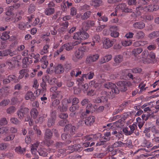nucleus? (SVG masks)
<instances>
[{"label": "nucleus", "instance_id": "obj_1", "mask_svg": "<svg viewBox=\"0 0 159 159\" xmlns=\"http://www.w3.org/2000/svg\"><path fill=\"white\" fill-rule=\"evenodd\" d=\"M21 58V56L19 55L7 59L5 62L6 66L8 67L9 69H13L15 67L16 63L19 62L18 60H20Z\"/></svg>", "mask_w": 159, "mask_h": 159}, {"label": "nucleus", "instance_id": "obj_2", "mask_svg": "<svg viewBox=\"0 0 159 159\" xmlns=\"http://www.w3.org/2000/svg\"><path fill=\"white\" fill-rule=\"evenodd\" d=\"M89 37V34L82 29L80 30L79 32L75 33L73 38L75 39L84 40L87 39Z\"/></svg>", "mask_w": 159, "mask_h": 159}, {"label": "nucleus", "instance_id": "obj_3", "mask_svg": "<svg viewBox=\"0 0 159 159\" xmlns=\"http://www.w3.org/2000/svg\"><path fill=\"white\" fill-rule=\"evenodd\" d=\"M120 91L124 92L127 90V87L132 85L131 83L128 81H119L116 83Z\"/></svg>", "mask_w": 159, "mask_h": 159}, {"label": "nucleus", "instance_id": "obj_4", "mask_svg": "<svg viewBox=\"0 0 159 159\" xmlns=\"http://www.w3.org/2000/svg\"><path fill=\"white\" fill-rule=\"evenodd\" d=\"M29 112V109L27 107H22L18 110L16 112L18 118L20 120L23 119L27 114Z\"/></svg>", "mask_w": 159, "mask_h": 159}, {"label": "nucleus", "instance_id": "obj_5", "mask_svg": "<svg viewBox=\"0 0 159 159\" xmlns=\"http://www.w3.org/2000/svg\"><path fill=\"white\" fill-rule=\"evenodd\" d=\"M76 128V127L71 124H68L65 125L64 130L65 132L69 133L70 135H73L75 133Z\"/></svg>", "mask_w": 159, "mask_h": 159}, {"label": "nucleus", "instance_id": "obj_6", "mask_svg": "<svg viewBox=\"0 0 159 159\" xmlns=\"http://www.w3.org/2000/svg\"><path fill=\"white\" fill-rule=\"evenodd\" d=\"M136 127V125L134 124L130 125L128 127L123 128L122 131L125 135H130L134 132Z\"/></svg>", "mask_w": 159, "mask_h": 159}, {"label": "nucleus", "instance_id": "obj_7", "mask_svg": "<svg viewBox=\"0 0 159 159\" xmlns=\"http://www.w3.org/2000/svg\"><path fill=\"white\" fill-rule=\"evenodd\" d=\"M116 39H110L109 38H106L103 43V46L105 48H108L111 47L116 42Z\"/></svg>", "mask_w": 159, "mask_h": 159}, {"label": "nucleus", "instance_id": "obj_8", "mask_svg": "<svg viewBox=\"0 0 159 159\" xmlns=\"http://www.w3.org/2000/svg\"><path fill=\"white\" fill-rule=\"evenodd\" d=\"M39 145L38 143L34 144L32 145L31 148V152L34 156V159H38L39 158V150H37V148Z\"/></svg>", "mask_w": 159, "mask_h": 159}, {"label": "nucleus", "instance_id": "obj_9", "mask_svg": "<svg viewBox=\"0 0 159 159\" xmlns=\"http://www.w3.org/2000/svg\"><path fill=\"white\" fill-rule=\"evenodd\" d=\"M95 117L93 116H90L88 117L85 120L81 121L84 123L85 125L88 126H90L93 125L95 121Z\"/></svg>", "mask_w": 159, "mask_h": 159}, {"label": "nucleus", "instance_id": "obj_10", "mask_svg": "<svg viewBox=\"0 0 159 159\" xmlns=\"http://www.w3.org/2000/svg\"><path fill=\"white\" fill-rule=\"evenodd\" d=\"M99 58V55L97 54L93 55H90L87 57L86 62L87 64H89L91 62L96 61Z\"/></svg>", "mask_w": 159, "mask_h": 159}, {"label": "nucleus", "instance_id": "obj_11", "mask_svg": "<svg viewBox=\"0 0 159 159\" xmlns=\"http://www.w3.org/2000/svg\"><path fill=\"white\" fill-rule=\"evenodd\" d=\"M2 57H6L9 55L11 57H12L16 54V51H12L9 49H5L2 50Z\"/></svg>", "mask_w": 159, "mask_h": 159}, {"label": "nucleus", "instance_id": "obj_12", "mask_svg": "<svg viewBox=\"0 0 159 159\" xmlns=\"http://www.w3.org/2000/svg\"><path fill=\"white\" fill-rule=\"evenodd\" d=\"M117 8L120 9L126 13H130L132 11V9L127 8L125 3H122L119 4L117 6Z\"/></svg>", "mask_w": 159, "mask_h": 159}, {"label": "nucleus", "instance_id": "obj_13", "mask_svg": "<svg viewBox=\"0 0 159 159\" xmlns=\"http://www.w3.org/2000/svg\"><path fill=\"white\" fill-rule=\"evenodd\" d=\"M84 55L83 52L79 51L78 50L76 51L75 53V56L73 57V60L75 61H77L82 58Z\"/></svg>", "mask_w": 159, "mask_h": 159}, {"label": "nucleus", "instance_id": "obj_14", "mask_svg": "<svg viewBox=\"0 0 159 159\" xmlns=\"http://www.w3.org/2000/svg\"><path fill=\"white\" fill-rule=\"evenodd\" d=\"M36 98L35 96H34L33 92L31 91H28L26 94L25 96V99L26 100L30 99L31 101H34Z\"/></svg>", "mask_w": 159, "mask_h": 159}, {"label": "nucleus", "instance_id": "obj_15", "mask_svg": "<svg viewBox=\"0 0 159 159\" xmlns=\"http://www.w3.org/2000/svg\"><path fill=\"white\" fill-rule=\"evenodd\" d=\"M145 11H153L157 10L159 9V6L157 4L155 5H149L148 7H145Z\"/></svg>", "mask_w": 159, "mask_h": 159}, {"label": "nucleus", "instance_id": "obj_16", "mask_svg": "<svg viewBox=\"0 0 159 159\" xmlns=\"http://www.w3.org/2000/svg\"><path fill=\"white\" fill-rule=\"evenodd\" d=\"M145 26V24L142 21L136 22L133 24V27L134 28L138 29H143Z\"/></svg>", "mask_w": 159, "mask_h": 159}, {"label": "nucleus", "instance_id": "obj_17", "mask_svg": "<svg viewBox=\"0 0 159 159\" xmlns=\"http://www.w3.org/2000/svg\"><path fill=\"white\" fill-rule=\"evenodd\" d=\"M47 57L46 56H44L40 60L41 62L42 63L41 65V67L43 69L46 68L48 64V62L47 60Z\"/></svg>", "mask_w": 159, "mask_h": 159}, {"label": "nucleus", "instance_id": "obj_18", "mask_svg": "<svg viewBox=\"0 0 159 159\" xmlns=\"http://www.w3.org/2000/svg\"><path fill=\"white\" fill-rule=\"evenodd\" d=\"M93 43L91 44L92 46L95 45V42L99 43L101 41V37L99 34H95L93 37Z\"/></svg>", "mask_w": 159, "mask_h": 159}, {"label": "nucleus", "instance_id": "obj_19", "mask_svg": "<svg viewBox=\"0 0 159 159\" xmlns=\"http://www.w3.org/2000/svg\"><path fill=\"white\" fill-rule=\"evenodd\" d=\"M131 72H132V71H130V69L126 70V71H125V75L122 77V79H126V78L128 79L129 78V79H131L132 80L133 79V76L131 73Z\"/></svg>", "mask_w": 159, "mask_h": 159}, {"label": "nucleus", "instance_id": "obj_20", "mask_svg": "<svg viewBox=\"0 0 159 159\" xmlns=\"http://www.w3.org/2000/svg\"><path fill=\"white\" fill-rule=\"evenodd\" d=\"M142 146L149 148L152 146V144L149 141L147 140L144 138L143 140Z\"/></svg>", "mask_w": 159, "mask_h": 159}, {"label": "nucleus", "instance_id": "obj_21", "mask_svg": "<svg viewBox=\"0 0 159 159\" xmlns=\"http://www.w3.org/2000/svg\"><path fill=\"white\" fill-rule=\"evenodd\" d=\"M64 69L62 66L61 65H59L55 68V72L57 74H61L64 72Z\"/></svg>", "mask_w": 159, "mask_h": 159}, {"label": "nucleus", "instance_id": "obj_22", "mask_svg": "<svg viewBox=\"0 0 159 159\" xmlns=\"http://www.w3.org/2000/svg\"><path fill=\"white\" fill-rule=\"evenodd\" d=\"M145 34L141 31L137 32L134 35V38L138 39H142L144 36Z\"/></svg>", "mask_w": 159, "mask_h": 159}, {"label": "nucleus", "instance_id": "obj_23", "mask_svg": "<svg viewBox=\"0 0 159 159\" xmlns=\"http://www.w3.org/2000/svg\"><path fill=\"white\" fill-rule=\"evenodd\" d=\"M55 11L54 8L53 7H47L44 11L45 14L48 16H50L53 14Z\"/></svg>", "mask_w": 159, "mask_h": 159}, {"label": "nucleus", "instance_id": "obj_24", "mask_svg": "<svg viewBox=\"0 0 159 159\" xmlns=\"http://www.w3.org/2000/svg\"><path fill=\"white\" fill-rule=\"evenodd\" d=\"M111 91L112 93V98L114 97L115 94H118L120 91L119 88H117L115 84H114V86H113L111 89Z\"/></svg>", "mask_w": 159, "mask_h": 159}, {"label": "nucleus", "instance_id": "obj_25", "mask_svg": "<svg viewBox=\"0 0 159 159\" xmlns=\"http://www.w3.org/2000/svg\"><path fill=\"white\" fill-rule=\"evenodd\" d=\"M52 135V133L49 129H46L45 130L44 138L45 139H51Z\"/></svg>", "mask_w": 159, "mask_h": 159}, {"label": "nucleus", "instance_id": "obj_26", "mask_svg": "<svg viewBox=\"0 0 159 159\" xmlns=\"http://www.w3.org/2000/svg\"><path fill=\"white\" fill-rule=\"evenodd\" d=\"M143 51V49L141 48H138L134 49L132 51V54L136 57Z\"/></svg>", "mask_w": 159, "mask_h": 159}, {"label": "nucleus", "instance_id": "obj_27", "mask_svg": "<svg viewBox=\"0 0 159 159\" xmlns=\"http://www.w3.org/2000/svg\"><path fill=\"white\" fill-rule=\"evenodd\" d=\"M159 36V31H155L151 33L148 35L149 37L153 39Z\"/></svg>", "mask_w": 159, "mask_h": 159}, {"label": "nucleus", "instance_id": "obj_28", "mask_svg": "<svg viewBox=\"0 0 159 159\" xmlns=\"http://www.w3.org/2000/svg\"><path fill=\"white\" fill-rule=\"evenodd\" d=\"M91 12L88 11L84 12L83 15L80 16V18L82 20H85L89 18L91 15Z\"/></svg>", "mask_w": 159, "mask_h": 159}, {"label": "nucleus", "instance_id": "obj_29", "mask_svg": "<svg viewBox=\"0 0 159 159\" xmlns=\"http://www.w3.org/2000/svg\"><path fill=\"white\" fill-rule=\"evenodd\" d=\"M123 56L120 55H116L114 58L115 62L118 64L122 61L123 60Z\"/></svg>", "mask_w": 159, "mask_h": 159}, {"label": "nucleus", "instance_id": "obj_30", "mask_svg": "<svg viewBox=\"0 0 159 159\" xmlns=\"http://www.w3.org/2000/svg\"><path fill=\"white\" fill-rule=\"evenodd\" d=\"M18 28L21 30H24L25 29L26 24L23 21H20L16 24Z\"/></svg>", "mask_w": 159, "mask_h": 159}, {"label": "nucleus", "instance_id": "obj_31", "mask_svg": "<svg viewBox=\"0 0 159 159\" xmlns=\"http://www.w3.org/2000/svg\"><path fill=\"white\" fill-rule=\"evenodd\" d=\"M10 33V31H6L2 33V35L1 36V39L5 40L9 39L10 38V36L9 34Z\"/></svg>", "mask_w": 159, "mask_h": 159}, {"label": "nucleus", "instance_id": "obj_32", "mask_svg": "<svg viewBox=\"0 0 159 159\" xmlns=\"http://www.w3.org/2000/svg\"><path fill=\"white\" fill-rule=\"evenodd\" d=\"M92 4L95 7H98L102 4L101 0H92Z\"/></svg>", "mask_w": 159, "mask_h": 159}, {"label": "nucleus", "instance_id": "obj_33", "mask_svg": "<svg viewBox=\"0 0 159 159\" xmlns=\"http://www.w3.org/2000/svg\"><path fill=\"white\" fill-rule=\"evenodd\" d=\"M94 75V74L92 72H90L87 74H83V77H84L86 79H92Z\"/></svg>", "mask_w": 159, "mask_h": 159}, {"label": "nucleus", "instance_id": "obj_34", "mask_svg": "<svg viewBox=\"0 0 159 159\" xmlns=\"http://www.w3.org/2000/svg\"><path fill=\"white\" fill-rule=\"evenodd\" d=\"M15 151L18 153L22 154L25 152V148H22L21 146H19L16 148Z\"/></svg>", "mask_w": 159, "mask_h": 159}, {"label": "nucleus", "instance_id": "obj_35", "mask_svg": "<svg viewBox=\"0 0 159 159\" xmlns=\"http://www.w3.org/2000/svg\"><path fill=\"white\" fill-rule=\"evenodd\" d=\"M80 106L77 104H72V106L70 107L69 110L70 111L73 112L76 110H78Z\"/></svg>", "mask_w": 159, "mask_h": 159}, {"label": "nucleus", "instance_id": "obj_36", "mask_svg": "<svg viewBox=\"0 0 159 159\" xmlns=\"http://www.w3.org/2000/svg\"><path fill=\"white\" fill-rule=\"evenodd\" d=\"M151 131L153 134V135L154 136L155 134H159V130L155 125H153L151 127Z\"/></svg>", "mask_w": 159, "mask_h": 159}, {"label": "nucleus", "instance_id": "obj_37", "mask_svg": "<svg viewBox=\"0 0 159 159\" xmlns=\"http://www.w3.org/2000/svg\"><path fill=\"white\" fill-rule=\"evenodd\" d=\"M123 145L125 146L130 148H132L133 146L132 141L129 139H127L126 143H123Z\"/></svg>", "mask_w": 159, "mask_h": 159}, {"label": "nucleus", "instance_id": "obj_38", "mask_svg": "<svg viewBox=\"0 0 159 159\" xmlns=\"http://www.w3.org/2000/svg\"><path fill=\"white\" fill-rule=\"evenodd\" d=\"M7 78L10 82L12 80H14L15 83H16L19 81L18 79H17V77L14 75H9L8 76Z\"/></svg>", "mask_w": 159, "mask_h": 159}, {"label": "nucleus", "instance_id": "obj_39", "mask_svg": "<svg viewBox=\"0 0 159 159\" xmlns=\"http://www.w3.org/2000/svg\"><path fill=\"white\" fill-rule=\"evenodd\" d=\"M28 62V59L26 57H25L23 59L22 62L23 63L22 67L23 68H26L27 67L28 64L27 63Z\"/></svg>", "mask_w": 159, "mask_h": 159}, {"label": "nucleus", "instance_id": "obj_40", "mask_svg": "<svg viewBox=\"0 0 159 159\" xmlns=\"http://www.w3.org/2000/svg\"><path fill=\"white\" fill-rule=\"evenodd\" d=\"M11 122L16 125H19L20 124V121L18 119L15 117H13L11 119Z\"/></svg>", "mask_w": 159, "mask_h": 159}, {"label": "nucleus", "instance_id": "obj_41", "mask_svg": "<svg viewBox=\"0 0 159 159\" xmlns=\"http://www.w3.org/2000/svg\"><path fill=\"white\" fill-rule=\"evenodd\" d=\"M69 121L66 119H64L60 120L58 122V125H59L63 126L67 125L69 123Z\"/></svg>", "mask_w": 159, "mask_h": 159}, {"label": "nucleus", "instance_id": "obj_42", "mask_svg": "<svg viewBox=\"0 0 159 159\" xmlns=\"http://www.w3.org/2000/svg\"><path fill=\"white\" fill-rule=\"evenodd\" d=\"M55 120L51 118H49L48 121L47 125L48 127H50L53 125L55 124Z\"/></svg>", "mask_w": 159, "mask_h": 159}, {"label": "nucleus", "instance_id": "obj_43", "mask_svg": "<svg viewBox=\"0 0 159 159\" xmlns=\"http://www.w3.org/2000/svg\"><path fill=\"white\" fill-rule=\"evenodd\" d=\"M35 6L34 4H31L30 5L28 8V12L31 13L33 12L35 10Z\"/></svg>", "mask_w": 159, "mask_h": 159}, {"label": "nucleus", "instance_id": "obj_44", "mask_svg": "<svg viewBox=\"0 0 159 159\" xmlns=\"http://www.w3.org/2000/svg\"><path fill=\"white\" fill-rule=\"evenodd\" d=\"M38 154L42 156L45 157L47 156V153L45 149H41L39 150Z\"/></svg>", "mask_w": 159, "mask_h": 159}, {"label": "nucleus", "instance_id": "obj_45", "mask_svg": "<svg viewBox=\"0 0 159 159\" xmlns=\"http://www.w3.org/2000/svg\"><path fill=\"white\" fill-rule=\"evenodd\" d=\"M115 84L111 83L110 82H107L103 84V86L107 89H111L114 86Z\"/></svg>", "mask_w": 159, "mask_h": 159}, {"label": "nucleus", "instance_id": "obj_46", "mask_svg": "<svg viewBox=\"0 0 159 159\" xmlns=\"http://www.w3.org/2000/svg\"><path fill=\"white\" fill-rule=\"evenodd\" d=\"M31 115L34 118H36L38 115V112L36 109H33L30 111Z\"/></svg>", "mask_w": 159, "mask_h": 159}, {"label": "nucleus", "instance_id": "obj_47", "mask_svg": "<svg viewBox=\"0 0 159 159\" xmlns=\"http://www.w3.org/2000/svg\"><path fill=\"white\" fill-rule=\"evenodd\" d=\"M74 148L75 149V151L80 152L83 150V147H81L79 144H75L73 145Z\"/></svg>", "mask_w": 159, "mask_h": 159}, {"label": "nucleus", "instance_id": "obj_48", "mask_svg": "<svg viewBox=\"0 0 159 159\" xmlns=\"http://www.w3.org/2000/svg\"><path fill=\"white\" fill-rule=\"evenodd\" d=\"M16 109V108L14 107L11 106L7 108V112L8 114H12L15 112Z\"/></svg>", "mask_w": 159, "mask_h": 159}, {"label": "nucleus", "instance_id": "obj_49", "mask_svg": "<svg viewBox=\"0 0 159 159\" xmlns=\"http://www.w3.org/2000/svg\"><path fill=\"white\" fill-rule=\"evenodd\" d=\"M121 43L122 46H129L132 44V41L130 40H127L123 41Z\"/></svg>", "mask_w": 159, "mask_h": 159}, {"label": "nucleus", "instance_id": "obj_50", "mask_svg": "<svg viewBox=\"0 0 159 159\" xmlns=\"http://www.w3.org/2000/svg\"><path fill=\"white\" fill-rule=\"evenodd\" d=\"M89 102H90L89 99L88 98H85L83 99L82 100L81 103L82 106H85Z\"/></svg>", "mask_w": 159, "mask_h": 159}, {"label": "nucleus", "instance_id": "obj_51", "mask_svg": "<svg viewBox=\"0 0 159 159\" xmlns=\"http://www.w3.org/2000/svg\"><path fill=\"white\" fill-rule=\"evenodd\" d=\"M130 71L133 73H141L142 71V69L139 67H136L132 69H130Z\"/></svg>", "mask_w": 159, "mask_h": 159}, {"label": "nucleus", "instance_id": "obj_52", "mask_svg": "<svg viewBox=\"0 0 159 159\" xmlns=\"http://www.w3.org/2000/svg\"><path fill=\"white\" fill-rule=\"evenodd\" d=\"M144 41H136L133 43V45L135 47H139L143 45L144 44Z\"/></svg>", "mask_w": 159, "mask_h": 159}, {"label": "nucleus", "instance_id": "obj_53", "mask_svg": "<svg viewBox=\"0 0 159 159\" xmlns=\"http://www.w3.org/2000/svg\"><path fill=\"white\" fill-rule=\"evenodd\" d=\"M13 39L15 40V41L11 44L10 45V47L11 48H13L15 47L17 45L18 43V41L16 39V37L15 36H13Z\"/></svg>", "mask_w": 159, "mask_h": 159}, {"label": "nucleus", "instance_id": "obj_54", "mask_svg": "<svg viewBox=\"0 0 159 159\" xmlns=\"http://www.w3.org/2000/svg\"><path fill=\"white\" fill-rule=\"evenodd\" d=\"M66 153H70L75 151V149L74 148L73 145L69 146L66 149Z\"/></svg>", "mask_w": 159, "mask_h": 159}, {"label": "nucleus", "instance_id": "obj_55", "mask_svg": "<svg viewBox=\"0 0 159 159\" xmlns=\"http://www.w3.org/2000/svg\"><path fill=\"white\" fill-rule=\"evenodd\" d=\"M64 49L67 51H69L72 49V47L69 43L63 45Z\"/></svg>", "mask_w": 159, "mask_h": 159}, {"label": "nucleus", "instance_id": "obj_56", "mask_svg": "<svg viewBox=\"0 0 159 159\" xmlns=\"http://www.w3.org/2000/svg\"><path fill=\"white\" fill-rule=\"evenodd\" d=\"M112 57V56L111 55H109L105 56L103 58L104 61H102V63H103L106 62L108 61L111 59Z\"/></svg>", "mask_w": 159, "mask_h": 159}, {"label": "nucleus", "instance_id": "obj_57", "mask_svg": "<svg viewBox=\"0 0 159 159\" xmlns=\"http://www.w3.org/2000/svg\"><path fill=\"white\" fill-rule=\"evenodd\" d=\"M123 143L121 141H118L114 143L112 146L114 148L121 147L123 145Z\"/></svg>", "mask_w": 159, "mask_h": 159}, {"label": "nucleus", "instance_id": "obj_58", "mask_svg": "<svg viewBox=\"0 0 159 159\" xmlns=\"http://www.w3.org/2000/svg\"><path fill=\"white\" fill-rule=\"evenodd\" d=\"M15 135L14 134H11L9 136H8L5 138L4 140V141H9L12 140L15 137Z\"/></svg>", "mask_w": 159, "mask_h": 159}, {"label": "nucleus", "instance_id": "obj_59", "mask_svg": "<svg viewBox=\"0 0 159 159\" xmlns=\"http://www.w3.org/2000/svg\"><path fill=\"white\" fill-rule=\"evenodd\" d=\"M70 137V135L69 134L63 133L61 134V139L63 140L68 139Z\"/></svg>", "mask_w": 159, "mask_h": 159}, {"label": "nucleus", "instance_id": "obj_60", "mask_svg": "<svg viewBox=\"0 0 159 159\" xmlns=\"http://www.w3.org/2000/svg\"><path fill=\"white\" fill-rule=\"evenodd\" d=\"M60 103L59 100L56 99L54 100L52 102L51 106L54 107H56Z\"/></svg>", "mask_w": 159, "mask_h": 159}, {"label": "nucleus", "instance_id": "obj_61", "mask_svg": "<svg viewBox=\"0 0 159 159\" xmlns=\"http://www.w3.org/2000/svg\"><path fill=\"white\" fill-rule=\"evenodd\" d=\"M8 128L6 127H2L0 128V134L7 133L8 130Z\"/></svg>", "mask_w": 159, "mask_h": 159}, {"label": "nucleus", "instance_id": "obj_62", "mask_svg": "<svg viewBox=\"0 0 159 159\" xmlns=\"http://www.w3.org/2000/svg\"><path fill=\"white\" fill-rule=\"evenodd\" d=\"M65 144L64 143H63L61 142H56L54 146L57 148H62L64 147Z\"/></svg>", "mask_w": 159, "mask_h": 159}, {"label": "nucleus", "instance_id": "obj_63", "mask_svg": "<svg viewBox=\"0 0 159 159\" xmlns=\"http://www.w3.org/2000/svg\"><path fill=\"white\" fill-rule=\"evenodd\" d=\"M10 102L9 100H4L0 102V105L1 106H6L8 105Z\"/></svg>", "mask_w": 159, "mask_h": 159}, {"label": "nucleus", "instance_id": "obj_64", "mask_svg": "<svg viewBox=\"0 0 159 159\" xmlns=\"http://www.w3.org/2000/svg\"><path fill=\"white\" fill-rule=\"evenodd\" d=\"M87 50L88 48L86 46H84L80 47L78 50L80 52H83V53L84 54V52L87 51Z\"/></svg>", "mask_w": 159, "mask_h": 159}]
</instances>
